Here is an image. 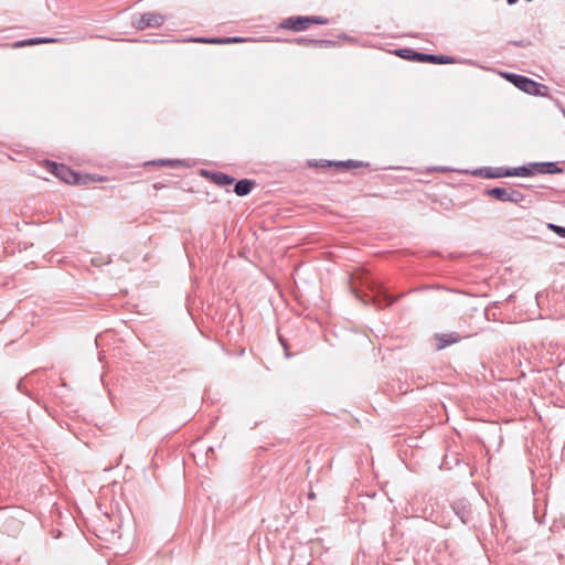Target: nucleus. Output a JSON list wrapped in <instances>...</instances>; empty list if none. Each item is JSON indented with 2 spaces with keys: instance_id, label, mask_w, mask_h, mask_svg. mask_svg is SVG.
<instances>
[{
  "instance_id": "6",
  "label": "nucleus",
  "mask_w": 565,
  "mask_h": 565,
  "mask_svg": "<svg viewBox=\"0 0 565 565\" xmlns=\"http://www.w3.org/2000/svg\"><path fill=\"white\" fill-rule=\"evenodd\" d=\"M276 42L297 44L306 47H331L337 45V41L333 40H324V39H310L306 36L298 38H289V39H279L275 40Z\"/></svg>"
},
{
  "instance_id": "33",
  "label": "nucleus",
  "mask_w": 565,
  "mask_h": 565,
  "mask_svg": "<svg viewBox=\"0 0 565 565\" xmlns=\"http://www.w3.org/2000/svg\"><path fill=\"white\" fill-rule=\"evenodd\" d=\"M365 282L374 284L375 281L374 280H366Z\"/></svg>"
},
{
  "instance_id": "9",
  "label": "nucleus",
  "mask_w": 565,
  "mask_h": 565,
  "mask_svg": "<svg viewBox=\"0 0 565 565\" xmlns=\"http://www.w3.org/2000/svg\"><path fill=\"white\" fill-rule=\"evenodd\" d=\"M499 74L502 78L522 92L526 89L529 82L531 81V77L508 71H501Z\"/></svg>"
},
{
  "instance_id": "8",
  "label": "nucleus",
  "mask_w": 565,
  "mask_h": 565,
  "mask_svg": "<svg viewBox=\"0 0 565 565\" xmlns=\"http://www.w3.org/2000/svg\"><path fill=\"white\" fill-rule=\"evenodd\" d=\"M201 175L212 181L215 185L225 188L232 185L235 182V178L222 172V171H213V170H201Z\"/></svg>"
},
{
  "instance_id": "2",
  "label": "nucleus",
  "mask_w": 565,
  "mask_h": 565,
  "mask_svg": "<svg viewBox=\"0 0 565 565\" xmlns=\"http://www.w3.org/2000/svg\"><path fill=\"white\" fill-rule=\"evenodd\" d=\"M518 177L529 178L536 174H559L564 170L556 161H542V162H530L523 166L516 167Z\"/></svg>"
},
{
  "instance_id": "10",
  "label": "nucleus",
  "mask_w": 565,
  "mask_h": 565,
  "mask_svg": "<svg viewBox=\"0 0 565 565\" xmlns=\"http://www.w3.org/2000/svg\"><path fill=\"white\" fill-rule=\"evenodd\" d=\"M234 184V193L237 196H246L252 193V191L256 188V181L252 179H239L235 180Z\"/></svg>"
},
{
  "instance_id": "28",
  "label": "nucleus",
  "mask_w": 565,
  "mask_h": 565,
  "mask_svg": "<svg viewBox=\"0 0 565 565\" xmlns=\"http://www.w3.org/2000/svg\"><path fill=\"white\" fill-rule=\"evenodd\" d=\"M518 0H507L508 4L512 6L514 3H516Z\"/></svg>"
},
{
  "instance_id": "11",
  "label": "nucleus",
  "mask_w": 565,
  "mask_h": 565,
  "mask_svg": "<svg viewBox=\"0 0 565 565\" xmlns=\"http://www.w3.org/2000/svg\"><path fill=\"white\" fill-rule=\"evenodd\" d=\"M58 41H60V39H56V38L35 36V38H29V39L17 41L12 44V47L20 49V47L32 46V45H38V44L55 43Z\"/></svg>"
},
{
  "instance_id": "17",
  "label": "nucleus",
  "mask_w": 565,
  "mask_h": 565,
  "mask_svg": "<svg viewBox=\"0 0 565 565\" xmlns=\"http://www.w3.org/2000/svg\"><path fill=\"white\" fill-rule=\"evenodd\" d=\"M78 179V183H72V185H86V184H89L92 182H95V181H100L102 179L100 178H97L95 174H89V173H81L79 172V177L77 178Z\"/></svg>"
},
{
  "instance_id": "3",
  "label": "nucleus",
  "mask_w": 565,
  "mask_h": 565,
  "mask_svg": "<svg viewBox=\"0 0 565 565\" xmlns=\"http://www.w3.org/2000/svg\"><path fill=\"white\" fill-rule=\"evenodd\" d=\"M44 167L47 172L67 184L79 182L77 179L79 177V171H75L64 163L46 159L44 161Z\"/></svg>"
},
{
  "instance_id": "29",
  "label": "nucleus",
  "mask_w": 565,
  "mask_h": 565,
  "mask_svg": "<svg viewBox=\"0 0 565 565\" xmlns=\"http://www.w3.org/2000/svg\"><path fill=\"white\" fill-rule=\"evenodd\" d=\"M348 282H349V284L354 282V278H353L352 276H350V277L348 278Z\"/></svg>"
},
{
  "instance_id": "26",
  "label": "nucleus",
  "mask_w": 565,
  "mask_h": 565,
  "mask_svg": "<svg viewBox=\"0 0 565 565\" xmlns=\"http://www.w3.org/2000/svg\"><path fill=\"white\" fill-rule=\"evenodd\" d=\"M224 36L207 38V44H224Z\"/></svg>"
},
{
  "instance_id": "7",
  "label": "nucleus",
  "mask_w": 565,
  "mask_h": 565,
  "mask_svg": "<svg viewBox=\"0 0 565 565\" xmlns=\"http://www.w3.org/2000/svg\"><path fill=\"white\" fill-rule=\"evenodd\" d=\"M307 15H291L282 19L277 25V30H288L292 32H301L308 30Z\"/></svg>"
},
{
  "instance_id": "31",
  "label": "nucleus",
  "mask_w": 565,
  "mask_h": 565,
  "mask_svg": "<svg viewBox=\"0 0 565 565\" xmlns=\"http://www.w3.org/2000/svg\"><path fill=\"white\" fill-rule=\"evenodd\" d=\"M309 498L313 499L315 498V493H309Z\"/></svg>"
},
{
  "instance_id": "19",
  "label": "nucleus",
  "mask_w": 565,
  "mask_h": 565,
  "mask_svg": "<svg viewBox=\"0 0 565 565\" xmlns=\"http://www.w3.org/2000/svg\"><path fill=\"white\" fill-rule=\"evenodd\" d=\"M308 28H310L313 24L323 25L328 23V19L321 15H307Z\"/></svg>"
},
{
  "instance_id": "22",
  "label": "nucleus",
  "mask_w": 565,
  "mask_h": 565,
  "mask_svg": "<svg viewBox=\"0 0 565 565\" xmlns=\"http://www.w3.org/2000/svg\"><path fill=\"white\" fill-rule=\"evenodd\" d=\"M247 39L242 36H224V44H234V43H243L246 42Z\"/></svg>"
},
{
  "instance_id": "27",
  "label": "nucleus",
  "mask_w": 565,
  "mask_h": 565,
  "mask_svg": "<svg viewBox=\"0 0 565 565\" xmlns=\"http://www.w3.org/2000/svg\"><path fill=\"white\" fill-rule=\"evenodd\" d=\"M92 263H93V265H95V266H102V265L104 264V263H102V262H100V258H98V257H94V258L92 259ZM107 263H108V262H106L105 264H107Z\"/></svg>"
},
{
  "instance_id": "5",
  "label": "nucleus",
  "mask_w": 565,
  "mask_h": 565,
  "mask_svg": "<svg viewBox=\"0 0 565 565\" xmlns=\"http://www.w3.org/2000/svg\"><path fill=\"white\" fill-rule=\"evenodd\" d=\"M475 177L483 178V179H499V178H511L518 177L516 167H482L477 168L472 171H468Z\"/></svg>"
},
{
  "instance_id": "18",
  "label": "nucleus",
  "mask_w": 565,
  "mask_h": 565,
  "mask_svg": "<svg viewBox=\"0 0 565 565\" xmlns=\"http://www.w3.org/2000/svg\"><path fill=\"white\" fill-rule=\"evenodd\" d=\"M524 200H525V195L522 192H520V191H518L515 189L510 188L509 202H511V203H521Z\"/></svg>"
},
{
  "instance_id": "13",
  "label": "nucleus",
  "mask_w": 565,
  "mask_h": 565,
  "mask_svg": "<svg viewBox=\"0 0 565 565\" xmlns=\"http://www.w3.org/2000/svg\"><path fill=\"white\" fill-rule=\"evenodd\" d=\"M333 167H335L340 171L351 170V169H358V168H367L370 166L366 161H360V160H342V161H333Z\"/></svg>"
},
{
  "instance_id": "30",
  "label": "nucleus",
  "mask_w": 565,
  "mask_h": 565,
  "mask_svg": "<svg viewBox=\"0 0 565 565\" xmlns=\"http://www.w3.org/2000/svg\"><path fill=\"white\" fill-rule=\"evenodd\" d=\"M435 169L439 170V171H445L446 170V168H444V167H438V168H435Z\"/></svg>"
},
{
  "instance_id": "21",
  "label": "nucleus",
  "mask_w": 565,
  "mask_h": 565,
  "mask_svg": "<svg viewBox=\"0 0 565 565\" xmlns=\"http://www.w3.org/2000/svg\"><path fill=\"white\" fill-rule=\"evenodd\" d=\"M310 167L316 168H330L333 167V160H311L308 162Z\"/></svg>"
},
{
  "instance_id": "25",
  "label": "nucleus",
  "mask_w": 565,
  "mask_h": 565,
  "mask_svg": "<svg viewBox=\"0 0 565 565\" xmlns=\"http://www.w3.org/2000/svg\"><path fill=\"white\" fill-rule=\"evenodd\" d=\"M181 42L207 43V38H205V36L188 38V39L181 40Z\"/></svg>"
},
{
  "instance_id": "23",
  "label": "nucleus",
  "mask_w": 565,
  "mask_h": 565,
  "mask_svg": "<svg viewBox=\"0 0 565 565\" xmlns=\"http://www.w3.org/2000/svg\"><path fill=\"white\" fill-rule=\"evenodd\" d=\"M509 44L518 46V47H526L531 45V41L529 40H513L509 41Z\"/></svg>"
},
{
  "instance_id": "14",
  "label": "nucleus",
  "mask_w": 565,
  "mask_h": 565,
  "mask_svg": "<svg viewBox=\"0 0 565 565\" xmlns=\"http://www.w3.org/2000/svg\"><path fill=\"white\" fill-rule=\"evenodd\" d=\"M437 350H441L447 345L455 344L460 340V337L456 333L449 334H436L434 337Z\"/></svg>"
},
{
  "instance_id": "32",
  "label": "nucleus",
  "mask_w": 565,
  "mask_h": 565,
  "mask_svg": "<svg viewBox=\"0 0 565 565\" xmlns=\"http://www.w3.org/2000/svg\"><path fill=\"white\" fill-rule=\"evenodd\" d=\"M340 38L347 39V35L344 33L340 34Z\"/></svg>"
},
{
  "instance_id": "4",
  "label": "nucleus",
  "mask_w": 565,
  "mask_h": 565,
  "mask_svg": "<svg viewBox=\"0 0 565 565\" xmlns=\"http://www.w3.org/2000/svg\"><path fill=\"white\" fill-rule=\"evenodd\" d=\"M166 21V17L158 12H145L141 14H134L131 18V25L137 30H145L147 28H159Z\"/></svg>"
},
{
  "instance_id": "1",
  "label": "nucleus",
  "mask_w": 565,
  "mask_h": 565,
  "mask_svg": "<svg viewBox=\"0 0 565 565\" xmlns=\"http://www.w3.org/2000/svg\"><path fill=\"white\" fill-rule=\"evenodd\" d=\"M394 54L409 62L429 63L435 65L452 64L456 58L446 54H433L417 51L413 47H398L395 49Z\"/></svg>"
},
{
  "instance_id": "16",
  "label": "nucleus",
  "mask_w": 565,
  "mask_h": 565,
  "mask_svg": "<svg viewBox=\"0 0 565 565\" xmlns=\"http://www.w3.org/2000/svg\"><path fill=\"white\" fill-rule=\"evenodd\" d=\"M148 164H161V166H169L171 168H178V167L185 166L184 161L180 160V159H159V160L148 162Z\"/></svg>"
},
{
  "instance_id": "12",
  "label": "nucleus",
  "mask_w": 565,
  "mask_h": 565,
  "mask_svg": "<svg viewBox=\"0 0 565 565\" xmlns=\"http://www.w3.org/2000/svg\"><path fill=\"white\" fill-rule=\"evenodd\" d=\"M484 194L499 201L509 202L510 188L492 186L484 190Z\"/></svg>"
},
{
  "instance_id": "24",
  "label": "nucleus",
  "mask_w": 565,
  "mask_h": 565,
  "mask_svg": "<svg viewBox=\"0 0 565 565\" xmlns=\"http://www.w3.org/2000/svg\"><path fill=\"white\" fill-rule=\"evenodd\" d=\"M132 42H143V43H163V42H167L166 40H161V39H158V38H148V39H135V40H131Z\"/></svg>"
},
{
  "instance_id": "15",
  "label": "nucleus",
  "mask_w": 565,
  "mask_h": 565,
  "mask_svg": "<svg viewBox=\"0 0 565 565\" xmlns=\"http://www.w3.org/2000/svg\"><path fill=\"white\" fill-rule=\"evenodd\" d=\"M524 93L532 96H546L548 94V87L542 83H539L531 78Z\"/></svg>"
},
{
  "instance_id": "20",
  "label": "nucleus",
  "mask_w": 565,
  "mask_h": 565,
  "mask_svg": "<svg viewBox=\"0 0 565 565\" xmlns=\"http://www.w3.org/2000/svg\"><path fill=\"white\" fill-rule=\"evenodd\" d=\"M546 227L557 236L565 238V226L557 225L554 223H547Z\"/></svg>"
}]
</instances>
